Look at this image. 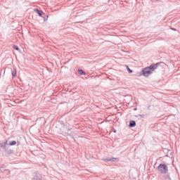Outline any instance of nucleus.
<instances>
[{
    "label": "nucleus",
    "instance_id": "1",
    "mask_svg": "<svg viewBox=\"0 0 180 180\" xmlns=\"http://www.w3.org/2000/svg\"><path fill=\"white\" fill-rule=\"evenodd\" d=\"M158 65H160V63H158L156 64H152L150 66L143 68L141 71L142 75H143L144 77H148V75L153 73V71L158 68Z\"/></svg>",
    "mask_w": 180,
    "mask_h": 180
},
{
    "label": "nucleus",
    "instance_id": "2",
    "mask_svg": "<svg viewBox=\"0 0 180 180\" xmlns=\"http://www.w3.org/2000/svg\"><path fill=\"white\" fill-rule=\"evenodd\" d=\"M158 171L160 172V174H167V172H168V167L165 164H160L158 167Z\"/></svg>",
    "mask_w": 180,
    "mask_h": 180
},
{
    "label": "nucleus",
    "instance_id": "3",
    "mask_svg": "<svg viewBox=\"0 0 180 180\" xmlns=\"http://www.w3.org/2000/svg\"><path fill=\"white\" fill-rule=\"evenodd\" d=\"M1 148H3L6 151H8V141L0 143Z\"/></svg>",
    "mask_w": 180,
    "mask_h": 180
},
{
    "label": "nucleus",
    "instance_id": "4",
    "mask_svg": "<svg viewBox=\"0 0 180 180\" xmlns=\"http://www.w3.org/2000/svg\"><path fill=\"white\" fill-rule=\"evenodd\" d=\"M34 12L35 13H37V15H39V16H40L41 18L43 17V11L39 10L38 8H35Z\"/></svg>",
    "mask_w": 180,
    "mask_h": 180
},
{
    "label": "nucleus",
    "instance_id": "5",
    "mask_svg": "<svg viewBox=\"0 0 180 180\" xmlns=\"http://www.w3.org/2000/svg\"><path fill=\"white\" fill-rule=\"evenodd\" d=\"M1 172H6L7 175H9L11 174V171L9 169H5L4 167H0Z\"/></svg>",
    "mask_w": 180,
    "mask_h": 180
},
{
    "label": "nucleus",
    "instance_id": "6",
    "mask_svg": "<svg viewBox=\"0 0 180 180\" xmlns=\"http://www.w3.org/2000/svg\"><path fill=\"white\" fill-rule=\"evenodd\" d=\"M34 180L40 179V174H39V172H34Z\"/></svg>",
    "mask_w": 180,
    "mask_h": 180
},
{
    "label": "nucleus",
    "instance_id": "7",
    "mask_svg": "<svg viewBox=\"0 0 180 180\" xmlns=\"http://www.w3.org/2000/svg\"><path fill=\"white\" fill-rule=\"evenodd\" d=\"M129 127H136V121L131 120L129 124Z\"/></svg>",
    "mask_w": 180,
    "mask_h": 180
},
{
    "label": "nucleus",
    "instance_id": "8",
    "mask_svg": "<svg viewBox=\"0 0 180 180\" xmlns=\"http://www.w3.org/2000/svg\"><path fill=\"white\" fill-rule=\"evenodd\" d=\"M116 161H119V158H110V162H116Z\"/></svg>",
    "mask_w": 180,
    "mask_h": 180
},
{
    "label": "nucleus",
    "instance_id": "9",
    "mask_svg": "<svg viewBox=\"0 0 180 180\" xmlns=\"http://www.w3.org/2000/svg\"><path fill=\"white\" fill-rule=\"evenodd\" d=\"M12 77L13 78H15V77H16V69H13V70L12 71Z\"/></svg>",
    "mask_w": 180,
    "mask_h": 180
},
{
    "label": "nucleus",
    "instance_id": "10",
    "mask_svg": "<svg viewBox=\"0 0 180 180\" xmlns=\"http://www.w3.org/2000/svg\"><path fill=\"white\" fill-rule=\"evenodd\" d=\"M126 67H127V70L129 74H131L133 72V70L131 69H130V68H129L128 65H127Z\"/></svg>",
    "mask_w": 180,
    "mask_h": 180
},
{
    "label": "nucleus",
    "instance_id": "11",
    "mask_svg": "<svg viewBox=\"0 0 180 180\" xmlns=\"http://www.w3.org/2000/svg\"><path fill=\"white\" fill-rule=\"evenodd\" d=\"M79 74L80 75H86L85 72H84V70H79Z\"/></svg>",
    "mask_w": 180,
    "mask_h": 180
},
{
    "label": "nucleus",
    "instance_id": "12",
    "mask_svg": "<svg viewBox=\"0 0 180 180\" xmlns=\"http://www.w3.org/2000/svg\"><path fill=\"white\" fill-rule=\"evenodd\" d=\"M16 141H12L9 143L8 146H15Z\"/></svg>",
    "mask_w": 180,
    "mask_h": 180
},
{
    "label": "nucleus",
    "instance_id": "13",
    "mask_svg": "<svg viewBox=\"0 0 180 180\" xmlns=\"http://www.w3.org/2000/svg\"><path fill=\"white\" fill-rule=\"evenodd\" d=\"M13 49H14V50H17V51H19V46H16V45H14L13 46Z\"/></svg>",
    "mask_w": 180,
    "mask_h": 180
},
{
    "label": "nucleus",
    "instance_id": "14",
    "mask_svg": "<svg viewBox=\"0 0 180 180\" xmlns=\"http://www.w3.org/2000/svg\"><path fill=\"white\" fill-rule=\"evenodd\" d=\"M104 161H105V162H108V161H110V158H105L104 159Z\"/></svg>",
    "mask_w": 180,
    "mask_h": 180
},
{
    "label": "nucleus",
    "instance_id": "15",
    "mask_svg": "<svg viewBox=\"0 0 180 180\" xmlns=\"http://www.w3.org/2000/svg\"><path fill=\"white\" fill-rule=\"evenodd\" d=\"M116 131H117L116 129L113 130V133H116Z\"/></svg>",
    "mask_w": 180,
    "mask_h": 180
}]
</instances>
